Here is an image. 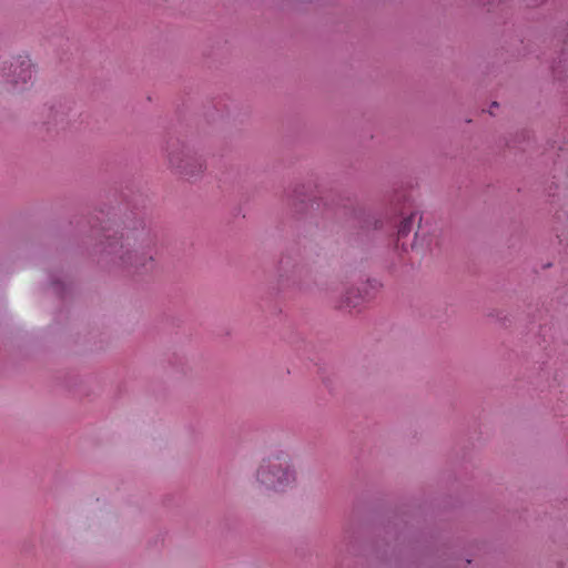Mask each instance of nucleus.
Instances as JSON below:
<instances>
[{
	"label": "nucleus",
	"instance_id": "obj_6",
	"mask_svg": "<svg viewBox=\"0 0 568 568\" xmlns=\"http://www.w3.org/2000/svg\"><path fill=\"white\" fill-rule=\"evenodd\" d=\"M414 219H415V215L412 214L410 216H408L402 221L399 229H398V234H397L398 241L409 234L413 223H414Z\"/></svg>",
	"mask_w": 568,
	"mask_h": 568
},
{
	"label": "nucleus",
	"instance_id": "obj_1",
	"mask_svg": "<svg viewBox=\"0 0 568 568\" xmlns=\"http://www.w3.org/2000/svg\"><path fill=\"white\" fill-rule=\"evenodd\" d=\"M115 234V232H112L104 235L106 243L103 247L108 255L113 256L114 263L140 273L154 268L153 248L138 243L133 236L121 234L118 237Z\"/></svg>",
	"mask_w": 568,
	"mask_h": 568
},
{
	"label": "nucleus",
	"instance_id": "obj_7",
	"mask_svg": "<svg viewBox=\"0 0 568 568\" xmlns=\"http://www.w3.org/2000/svg\"><path fill=\"white\" fill-rule=\"evenodd\" d=\"M381 284L376 281H374V287H378Z\"/></svg>",
	"mask_w": 568,
	"mask_h": 568
},
{
	"label": "nucleus",
	"instance_id": "obj_4",
	"mask_svg": "<svg viewBox=\"0 0 568 568\" xmlns=\"http://www.w3.org/2000/svg\"><path fill=\"white\" fill-rule=\"evenodd\" d=\"M332 300L338 308H355L364 300L358 290L348 287L345 283H332L329 287Z\"/></svg>",
	"mask_w": 568,
	"mask_h": 568
},
{
	"label": "nucleus",
	"instance_id": "obj_5",
	"mask_svg": "<svg viewBox=\"0 0 568 568\" xmlns=\"http://www.w3.org/2000/svg\"><path fill=\"white\" fill-rule=\"evenodd\" d=\"M193 161L195 159L191 154V151L184 145L173 144L169 150V162L173 168L179 169L181 172L185 174H192L193 170L191 169Z\"/></svg>",
	"mask_w": 568,
	"mask_h": 568
},
{
	"label": "nucleus",
	"instance_id": "obj_2",
	"mask_svg": "<svg viewBox=\"0 0 568 568\" xmlns=\"http://www.w3.org/2000/svg\"><path fill=\"white\" fill-rule=\"evenodd\" d=\"M257 483L267 490L284 491L295 481L288 455L278 453L264 458L256 471Z\"/></svg>",
	"mask_w": 568,
	"mask_h": 568
},
{
	"label": "nucleus",
	"instance_id": "obj_8",
	"mask_svg": "<svg viewBox=\"0 0 568 568\" xmlns=\"http://www.w3.org/2000/svg\"><path fill=\"white\" fill-rule=\"evenodd\" d=\"M496 105H497V102H493V103H491V105H490V108L493 109V108H495Z\"/></svg>",
	"mask_w": 568,
	"mask_h": 568
},
{
	"label": "nucleus",
	"instance_id": "obj_3",
	"mask_svg": "<svg viewBox=\"0 0 568 568\" xmlns=\"http://www.w3.org/2000/svg\"><path fill=\"white\" fill-rule=\"evenodd\" d=\"M33 75V65L28 57H18L10 65V82L13 91L27 88Z\"/></svg>",
	"mask_w": 568,
	"mask_h": 568
}]
</instances>
